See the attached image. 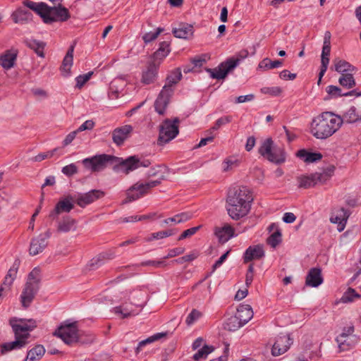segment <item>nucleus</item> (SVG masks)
I'll return each mask as SVG.
<instances>
[{"label": "nucleus", "instance_id": "obj_28", "mask_svg": "<svg viewBox=\"0 0 361 361\" xmlns=\"http://www.w3.org/2000/svg\"><path fill=\"white\" fill-rule=\"evenodd\" d=\"M335 166L334 165H329L326 169H324L322 172H316L314 173L316 183L324 184L334 175Z\"/></svg>", "mask_w": 361, "mask_h": 361}, {"label": "nucleus", "instance_id": "obj_7", "mask_svg": "<svg viewBox=\"0 0 361 361\" xmlns=\"http://www.w3.org/2000/svg\"><path fill=\"white\" fill-rule=\"evenodd\" d=\"M249 54L248 50L242 49L235 56L231 57L222 62L216 68H207V71L210 73L211 77L214 79H224L226 77L227 74L233 71L242 60L249 55Z\"/></svg>", "mask_w": 361, "mask_h": 361}, {"label": "nucleus", "instance_id": "obj_18", "mask_svg": "<svg viewBox=\"0 0 361 361\" xmlns=\"http://www.w3.org/2000/svg\"><path fill=\"white\" fill-rule=\"evenodd\" d=\"M18 56V51L11 49L6 51L0 55V65L6 70L11 69L16 63Z\"/></svg>", "mask_w": 361, "mask_h": 361}, {"label": "nucleus", "instance_id": "obj_6", "mask_svg": "<svg viewBox=\"0 0 361 361\" xmlns=\"http://www.w3.org/2000/svg\"><path fill=\"white\" fill-rule=\"evenodd\" d=\"M54 335L61 338V340L68 345H71L75 343L84 344L93 341L92 337H89L85 340L82 338L81 333L78 329L76 322H65L57 329Z\"/></svg>", "mask_w": 361, "mask_h": 361}, {"label": "nucleus", "instance_id": "obj_36", "mask_svg": "<svg viewBox=\"0 0 361 361\" xmlns=\"http://www.w3.org/2000/svg\"><path fill=\"white\" fill-rule=\"evenodd\" d=\"M164 179V176H162L159 180H152L147 182L145 183H135L133 185L134 189H137V190H140L141 194H145L148 190L152 188L156 187L157 185L161 183V180Z\"/></svg>", "mask_w": 361, "mask_h": 361}, {"label": "nucleus", "instance_id": "obj_32", "mask_svg": "<svg viewBox=\"0 0 361 361\" xmlns=\"http://www.w3.org/2000/svg\"><path fill=\"white\" fill-rule=\"evenodd\" d=\"M334 63L335 71L338 73H341V74L352 73L357 70L355 66L345 60L336 59L334 60Z\"/></svg>", "mask_w": 361, "mask_h": 361}, {"label": "nucleus", "instance_id": "obj_27", "mask_svg": "<svg viewBox=\"0 0 361 361\" xmlns=\"http://www.w3.org/2000/svg\"><path fill=\"white\" fill-rule=\"evenodd\" d=\"M174 36L180 39H189L193 35V27L188 24H181L178 27L173 29Z\"/></svg>", "mask_w": 361, "mask_h": 361}, {"label": "nucleus", "instance_id": "obj_54", "mask_svg": "<svg viewBox=\"0 0 361 361\" xmlns=\"http://www.w3.org/2000/svg\"><path fill=\"white\" fill-rule=\"evenodd\" d=\"M231 116H223L218 118L214 126L209 130V133H212L214 130H218L221 126L226 125L231 121Z\"/></svg>", "mask_w": 361, "mask_h": 361}, {"label": "nucleus", "instance_id": "obj_55", "mask_svg": "<svg viewBox=\"0 0 361 361\" xmlns=\"http://www.w3.org/2000/svg\"><path fill=\"white\" fill-rule=\"evenodd\" d=\"M261 92L263 94H270L271 96H279L282 92V89L280 87H264L261 89Z\"/></svg>", "mask_w": 361, "mask_h": 361}, {"label": "nucleus", "instance_id": "obj_9", "mask_svg": "<svg viewBox=\"0 0 361 361\" xmlns=\"http://www.w3.org/2000/svg\"><path fill=\"white\" fill-rule=\"evenodd\" d=\"M259 153L267 158L269 161L281 164L286 160L284 150L278 147L273 146V141L271 138L265 140L259 149Z\"/></svg>", "mask_w": 361, "mask_h": 361}, {"label": "nucleus", "instance_id": "obj_53", "mask_svg": "<svg viewBox=\"0 0 361 361\" xmlns=\"http://www.w3.org/2000/svg\"><path fill=\"white\" fill-rule=\"evenodd\" d=\"M202 317V313L197 310L196 309H193L191 312L188 314L186 318L185 323L188 326H190L194 324L197 319H199Z\"/></svg>", "mask_w": 361, "mask_h": 361}, {"label": "nucleus", "instance_id": "obj_3", "mask_svg": "<svg viewBox=\"0 0 361 361\" xmlns=\"http://www.w3.org/2000/svg\"><path fill=\"white\" fill-rule=\"evenodd\" d=\"M10 324L15 334L16 340L12 342L1 344V354H5L14 349L23 348L27 343V339L30 337V331H32L37 326L35 320L32 319L26 320L25 319H17L13 318L10 319Z\"/></svg>", "mask_w": 361, "mask_h": 361}, {"label": "nucleus", "instance_id": "obj_47", "mask_svg": "<svg viewBox=\"0 0 361 361\" xmlns=\"http://www.w3.org/2000/svg\"><path fill=\"white\" fill-rule=\"evenodd\" d=\"M41 276L40 269L37 267L34 268L32 271L28 274L26 282H30L31 283L36 284L40 286Z\"/></svg>", "mask_w": 361, "mask_h": 361}, {"label": "nucleus", "instance_id": "obj_30", "mask_svg": "<svg viewBox=\"0 0 361 361\" xmlns=\"http://www.w3.org/2000/svg\"><path fill=\"white\" fill-rule=\"evenodd\" d=\"M157 66L154 63H151L147 70L143 71L142 76V82L145 85L152 83L157 75Z\"/></svg>", "mask_w": 361, "mask_h": 361}, {"label": "nucleus", "instance_id": "obj_17", "mask_svg": "<svg viewBox=\"0 0 361 361\" xmlns=\"http://www.w3.org/2000/svg\"><path fill=\"white\" fill-rule=\"evenodd\" d=\"M73 199V197L68 196L60 200L56 204L54 209L51 212L49 216L54 219L56 216L62 212L68 213L74 207V204L72 202Z\"/></svg>", "mask_w": 361, "mask_h": 361}, {"label": "nucleus", "instance_id": "obj_52", "mask_svg": "<svg viewBox=\"0 0 361 361\" xmlns=\"http://www.w3.org/2000/svg\"><path fill=\"white\" fill-rule=\"evenodd\" d=\"M331 54V47H323L321 54V66L328 67L329 63V56Z\"/></svg>", "mask_w": 361, "mask_h": 361}, {"label": "nucleus", "instance_id": "obj_13", "mask_svg": "<svg viewBox=\"0 0 361 361\" xmlns=\"http://www.w3.org/2000/svg\"><path fill=\"white\" fill-rule=\"evenodd\" d=\"M104 196V192L100 190H92L85 193H80L75 196V203L80 207H85L87 205L94 202L97 200Z\"/></svg>", "mask_w": 361, "mask_h": 361}, {"label": "nucleus", "instance_id": "obj_44", "mask_svg": "<svg viewBox=\"0 0 361 361\" xmlns=\"http://www.w3.org/2000/svg\"><path fill=\"white\" fill-rule=\"evenodd\" d=\"M360 298V295L356 293L355 289L352 288H348V290L342 295L341 300L343 303L352 302L355 299Z\"/></svg>", "mask_w": 361, "mask_h": 361}, {"label": "nucleus", "instance_id": "obj_43", "mask_svg": "<svg viewBox=\"0 0 361 361\" xmlns=\"http://www.w3.org/2000/svg\"><path fill=\"white\" fill-rule=\"evenodd\" d=\"M192 218V215L188 212H183L180 214H178L173 217L168 218L164 221V223L166 224L170 223H176L180 224L182 222L187 221L188 220Z\"/></svg>", "mask_w": 361, "mask_h": 361}, {"label": "nucleus", "instance_id": "obj_10", "mask_svg": "<svg viewBox=\"0 0 361 361\" xmlns=\"http://www.w3.org/2000/svg\"><path fill=\"white\" fill-rule=\"evenodd\" d=\"M50 232L47 231L32 238L30 244L29 254L31 256H35L42 253L48 245V239L50 238Z\"/></svg>", "mask_w": 361, "mask_h": 361}, {"label": "nucleus", "instance_id": "obj_58", "mask_svg": "<svg viewBox=\"0 0 361 361\" xmlns=\"http://www.w3.org/2000/svg\"><path fill=\"white\" fill-rule=\"evenodd\" d=\"M92 74V72H88L86 74L80 75L78 76L75 79L77 82L76 86L78 88H81L85 85V83L90 80Z\"/></svg>", "mask_w": 361, "mask_h": 361}, {"label": "nucleus", "instance_id": "obj_20", "mask_svg": "<svg viewBox=\"0 0 361 361\" xmlns=\"http://www.w3.org/2000/svg\"><path fill=\"white\" fill-rule=\"evenodd\" d=\"M323 283L322 271L319 268H312L307 273L305 284L310 287H318Z\"/></svg>", "mask_w": 361, "mask_h": 361}, {"label": "nucleus", "instance_id": "obj_11", "mask_svg": "<svg viewBox=\"0 0 361 361\" xmlns=\"http://www.w3.org/2000/svg\"><path fill=\"white\" fill-rule=\"evenodd\" d=\"M173 93V89L169 86H164L154 102L155 111L159 115H164L169 104L170 98Z\"/></svg>", "mask_w": 361, "mask_h": 361}, {"label": "nucleus", "instance_id": "obj_42", "mask_svg": "<svg viewBox=\"0 0 361 361\" xmlns=\"http://www.w3.org/2000/svg\"><path fill=\"white\" fill-rule=\"evenodd\" d=\"M166 335V333H157L152 336H149V338L140 341L138 343L137 347L135 349L136 354H138L140 350H142V348L147 344L152 343L163 337H164Z\"/></svg>", "mask_w": 361, "mask_h": 361}, {"label": "nucleus", "instance_id": "obj_62", "mask_svg": "<svg viewBox=\"0 0 361 361\" xmlns=\"http://www.w3.org/2000/svg\"><path fill=\"white\" fill-rule=\"evenodd\" d=\"M209 59L207 54H204L192 59L191 61L195 67H201Z\"/></svg>", "mask_w": 361, "mask_h": 361}, {"label": "nucleus", "instance_id": "obj_24", "mask_svg": "<svg viewBox=\"0 0 361 361\" xmlns=\"http://www.w3.org/2000/svg\"><path fill=\"white\" fill-rule=\"evenodd\" d=\"M235 314L238 316L240 321H241L245 325L252 318L254 314L250 305L243 304L239 305Z\"/></svg>", "mask_w": 361, "mask_h": 361}, {"label": "nucleus", "instance_id": "obj_64", "mask_svg": "<svg viewBox=\"0 0 361 361\" xmlns=\"http://www.w3.org/2000/svg\"><path fill=\"white\" fill-rule=\"evenodd\" d=\"M185 251L183 247H176L169 251L168 255L164 257V259L171 258L183 254Z\"/></svg>", "mask_w": 361, "mask_h": 361}, {"label": "nucleus", "instance_id": "obj_48", "mask_svg": "<svg viewBox=\"0 0 361 361\" xmlns=\"http://www.w3.org/2000/svg\"><path fill=\"white\" fill-rule=\"evenodd\" d=\"M104 263L105 262L104 260V257L101 256V255L99 254V255L92 258L88 262L87 267L89 270H95L102 267L103 264H104Z\"/></svg>", "mask_w": 361, "mask_h": 361}, {"label": "nucleus", "instance_id": "obj_35", "mask_svg": "<svg viewBox=\"0 0 361 361\" xmlns=\"http://www.w3.org/2000/svg\"><path fill=\"white\" fill-rule=\"evenodd\" d=\"M283 65V60L271 61L269 58H265L261 61L258 65V68L260 70H269L276 68H279Z\"/></svg>", "mask_w": 361, "mask_h": 361}, {"label": "nucleus", "instance_id": "obj_4", "mask_svg": "<svg viewBox=\"0 0 361 361\" xmlns=\"http://www.w3.org/2000/svg\"><path fill=\"white\" fill-rule=\"evenodd\" d=\"M23 4L38 14L45 23H51L57 20L66 21L70 18L68 10L61 4L51 7L46 3L30 0L24 1Z\"/></svg>", "mask_w": 361, "mask_h": 361}, {"label": "nucleus", "instance_id": "obj_15", "mask_svg": "<svg viewBox=\"0 0 361 361\" xmlns=\"http://www.w3.org/2000/svg\"><path fill=\"white\" fill-rule=\"evenodd\" d=\"M293 341L288 334L278 336L272 346L271 354L274 356H279L285 353L292 345Z\"/></svg>", "mask_w": 361, "mask_h": 361}, {"label": "nucleus", "instance_id": "obj_51", "mask_svg": "<svg viewBox=\"0 0 361 361\" xmlns=\"http://www.w3.org/2000/svg\"><path fill=\"white\" fill-rule=\"evenodd\" d=\"M164 31V28L158 27L155 31H151L144 35L143 40L145 43H149L154 39H157V37Z\"/></svg>", "mask_w": 361, "mask_h": 361}, {"label": "nucleus", "instance_id": "obj_12", "mask_svg": "<svg viewBox=\"0 0 361 361\" xmlns=\"http://www.w3.org/2000/svg\"><path fill=\"white\" fill-rule=\"evenodd\" d=\"M39 286L30 282L25 283L20 297L21 305L24 308H27L32 302L39 290Z\"/></svg>", "mask_w": 361, "mask_h": 361}, {"label": "nucleus", "instance_id": "obj_23", "mask_svg": "<svg viewBox=\"0 0 361 361\" xmlns=\"http://www.w3.org/2000/svg\"><path fill=\"white\" fill-rule=\"evenodd\" d=\"M20 266V261L18 259L15 260L12 267L8 271L4 280L1 286L4 287V288L10 289L12 286L15 279L16 278L17 272Z\"/></svg>", "mask_w": 361, "mask_h": 361}, {"label": "nucleus", "instance_id": "obj_46", "mask_svg": "<svg viewBox=\"0 0 361 361\" xmlns=\"http://www.w3.org/2000/svg\"><path fill=\"white\" fill-rule=\"evenodd\" d=\"M214 350V348L213 346L204 345L193 355V359L197 361L200 359L206 358L207 356Z\"/></svg>", "mask_w": 361, "mask_h": 361}, {"label": "nucleus", "instance_id": "obj_33", "mask_svg": "<svg viewBox=\"0 0 361 361\" xmlns=\"http://www.w3.org/2000/svg\"><path fill=\"white\" fill-rule=\"evenodd\" d=\"M45 353V349L43 345H37L27 352L24 361H37L39 360Z\"/></svg>", "mask_w": 361, "mask_h": 361}, {"label": "nucleus", "instance_id": "obj_29", "mask_svg": "<svg viewBox=\"0 0 361 361\" xmlns=\"http://www.w3.org/2000/svg\"><path fill=\"white\" fill-rule=\"evenodd\" d=\"M338 343L339 351L343 352L350 350L355 344V336L343 337V336H338L336 338Z\"/></svg>", "mask_w": 361, "mask_h": 361}, {"label": "nucleus", "instance_id": "obj_34", "mask_svg": "<svg viewBox=\"0 0 361 361\" xmlns=\"http://www.w3.org/2000/svg\"><path fill=\"white\" fill-rule=\"evenodd\" d=\"M298 157L304 160L307 163H312L320 160L322 155L317 152H309L305 149H300L297 152Z\"/></svg>", "mask_w": 361, "mask_h": 361}, {"label": "nucleus", "instance_id": "obj_39", "mask_svg": "<svg viewBox=\"0 0 361 361\" xmlns=\"http://www.w3.org/2000/svg\"><path fill=\"white\" fill-rule=\"evenodd\" d=\"M298 180L299 183L298 186L300 188H308L317 185L314 173H312L310 176L298 177Z\"/></svg>", "mask_w": 361, "mask_h": 361}, {"label": "nucleus", "instance_id": "obj_50", "mask_svg": "<svg viewBox=\"0 0 361 361\" xmlns=\"http://www.w3.org/2000/svg\"><path fill=\"white\" fill-rule=\"evenodd\" d=\"M281 242V233L277 230L273 233L268 238L267 243L272 247H276Z\"/></svg>", "mask_w": 361, "mask_h": 361}, {"label": "nucleus", "instance_id": "obj_60", "mask_svg": "<svg viewBox=\"0 0 361 361\" xmlns=\"http://www.w3.org/2000/svg\"><path fill=\"white\" fill-rule=\"evenodd\" d=\"M114 312L117 314H120L121 316V318H126L135 314L132 311H130L127 307H123L121 306L116 307L114 308Z\"/></svg>", "mask_w": 361, "mask_h": 361}, {"label": "nucleus", "instance_id": "obj_1", "mask_svg": "<svg viewBox=\"0 0 361 361\" xmlns=\"http://www.w3.org/2000/svg\"><path fill=\"white\" fill-rule=\"evenodd\" d=\"M253 200L252 191L246 186H238L229 190L226 200L228 215L234 220L245 216L250 211Z\"/></svg>", "mask_w": 361, "mask_h": 361}, {"label": "nucleus", "instance_id": "obj_25", "mask_svg": "<svg viewBox=\"0 0 361 361\" xmlns=\"http://www.w3.org/2000/svg\"><path fill=\"white\" fill-rule=\"evenodd\" d=\"M215 235L219 242L226 243L233 236L234 229L229 224H225L223 227L216 229Z\"/></svg>", "mask_w": 361, "mask_h": 361}, {"label": "nucleus", "instance_id": "obj_8", "mask_svg": "<svg viewBox=\"0 0 361 361\" xmlns=\"http://www.w3.org/2000/svg\"><path fill=\"white\" fill-rule=\"evenodd\" d=\"M180 121L175 118L173 121L165 119L159 126V133L157 140L159 145H163L174 139L179 133L178 123Z\"/></svg>", "mask_w": 361, "mask_h": 361}, {"label": "nucleus", "instance_id": "obj_22", "mask_svg": "<svg viewBox=\"0 0 361 361\" xmlns=\"http://www.w3.org/2000/svg\"><path fill=\"white\" fill-rule=\"evenodd\" d=\"M73 48L74 47H71L68 49L60 67L61 75L63 77H68L71 75V68L73 62Z\"/></svg>", "mask_w": 361, "mask_h": 361}, {"label": "nucleus", "instance_id": "obj_14", "mask_svg": "<svg viewBox=\"0 0 361 361\" xmlns=\"http://www.w3.org/2000/svg\"><path fill=\"white\" fill-rule=\"evenodd\" d=\"M151 162L148 159H139L135 156H132L126 159H123L121 164V171L128 173L140 167H148Z\"/></svg>", "mask_w": 361, "mask_h": 361}, {"label": "nucleus", "instance_id": "obj_49", "mask_svg": "<svg viewBox=\"0 0 361 361\" xmlns=\"http://www.w3.org/2000/svg\"><path fill=\"white\" fill-rule=\"evenodd\" d=\"M144 194H141L140 190H137V189H134L133 185L128 190L127 192V197L126 200L123 201V204H127L135 200L140 198Z\"/></svg>", "mask_w": 361, "mask_h": 361}, {"label": "nucleus", "instance_id": "obj_16", "mask_svg": "<svg viewBox=\"0 0 361 361\" xmlns=\"http://www.w3.org/2000/svg\"><path fill=\"white\" fill-rule=\"evenodd\" d=\"M133 128L130 125H125L121 127L115 128L112 131L113 142L117 145H122L124 142L130 137Z\"/></svg>", "mask_w": 361, "mask_h": 361}, {"label": "nucleus", "instance_id": "obj_61", "mask_svg": "<svg viewBox=\"0 0 361 361\" xmlns=\"http://www.w3.org/2000/svg\"><path fill=\"white\" fill-rule=\"evenodd\" d=\"M326 92L334 97H338L343 96V94L341 93V89L337 86L334 85H329L326 87Z\"/></svg>", "mask_w": 361, "mask_h": 361}, {"label": "nucleus", "instance_id": "obj_31", "mask_svg": "<svg viewBox=\"0 0 361 361\" xmlns=\"http://www.w3.org/2000/svg\"><path fill=\"white\" fill-rule=\"evenodd\" d=\"M341 119H343V123L344 122L353 123L361 121V114L355 106H350L343 116H341Z\"/></svg>", "mask_w": 361, "mask_h": 361}, {"label": "nucleus", "instance_id": "obj_21", "mask_svg": "<svg viewBox=\"0 0 361 361\" xmlns=\"http://www.w3.org/2000/svg\"><path fill=\"white\" fill-rule=\"evenodd\" d=\"M76 228V220L69 216H66L59 221L56 231L59 233H68L71 231H74Z\"/></svg>", "mask_w": 361, "mask_h": 361}, {"label": "nucleus", "instance_id": "obj_57", "mask_svg": "<svg viewBox=\"0 0 361 361\" xmlns=\"http://www.w3.org/2000/svg\"><path fill=\"white\" fill-rule=\"evenodd\" d=\"M58 149L59 148H54L51 151H48L44 153H40L35 156L33 159L35 161H41L45 159L51 158L54 155V154L58 151Z\"/></svg>", "mask_w": 361, "mask_h": 361}, {"label": "nucleus", "instance_id": "obj_40", "mask_svg": "<svg viewBox=\"0 0 361 361\" xmlns=\"http://www.w3.org/2000/svg\"><path fill=\"white\" fill-rule=\"evenodd\" d=\"M181 71L179 68H177L167 76L166 83L164 86H169L170 88H172V85L178 83L181 80Z\"/></svg>", "mask_w": 361, "mask_h": 361}, {"label": "nucleus", "instance_id": "obj_37", "mask_svg": "<svg viewBox=\"0 0 361 361\" xmlns=\"http://www.w3.org/2000/svg\"><path fill=\"white\" fill-rule=\"evenodd\" d=\"M244 324L242 323L241 321L238 319V316L235 314V316L230 317L226 322L224 324V329L230 331H234L241 326H243Z\"/></svg>", "mask_w": 361, "mask_h": 361}, {"label": "nucleus", "instance_id": "obj_59", "mask_svg": "<svg viewBox=\"0 0 361 361\" xmlns=\"http://www.w3.org/2000/svg\"><path fill=\"white\" fill-rule=\"evenodd\" d=\"M202 226H197L195 227L190 228L184 231L182 234L178 237V240H182L185 238H189L195 234L201 228Z\"/></svg>", "mask_w": 361, "mask_h": 361}, {"label": "nucleus", "instance_id": "obj_5", "mask_svg": "<svg viewBox=\"0 0 361 361\" xmlns=\"http://www.w3.org/2000/svg\"><path fill=\"white\" fill-rule=\"evenodd\" d=\"M122 159L113 155L102 154L82 160L84 166L90 169L92 172H98L104 170L108 164H113L114 170L121 171Z\"/></svg>", "mask_w": 361, "mask_h": 361}, {"label": "nucleus", "instance_id": "obj_56", "mask_svg": "<svg viewBox=\"0 0 361 361\" xmlns=\"http://www.w3.org/2000/svg\"><path fill=\"white\" fill-rule=\"evenodd\" d=\"M61 172L70 177L78 173V167L75 164H71L62 168Z\"/></svg>", "mask_w": 361, "mask_h": 361}, {"label": "nucleus", "instance_id": "obj_2", "mask_svg": "<svg viewBox=\"0 0 361 361\" xmlns=\"http://www.w3.org/2000/svg\"><path fill=\"white\" fill-rule=\"evenodd\" d=\"M342 124L341 116L330 111L323 112L313 118L310 133L317 139L326 140L336 133Z\"/></svg>", "mask_w": 361, "mask_h": 361}, {"label": "nucleus", "instance_id": "obj_45", "mask_svg": "<svg viewBox=\"0 0 361 361\" xmlns=\"http://www.w3.org/2000/svg\"><path fill=\"white\" fill-rule=\"evenodd\" d=\"M169 47H159V48L153 54V63L156 64L157 61H161L165 58L170 52Z\"/></svg>", "mask_w": 361, "mask_h": 361}, {"label": "nucleus", "instance_id": "obj_38", "mask_svg": "<svg viewBox=\"0 0 361 361\" xmlns=\"http://www.w3.org/2000/svg\"><path fill=\"white\" fill-rule=\"evenodd\" d=\"M339 84L348 89L353 88L355 86V80L353 73H343L338 79Z\"/></svg>", "mask_w": 361, "mask_h": 361}, {"label": "nucleus", "instance_id": "obj_63", "mask_svg": "<svg viewBox=\"0 0 361 361\" xmlns=\"http://www.w3.org/2000/svg\"><path fill=\"white\" fill-rule=\"evenodd\" d=\"M166 265V262L164 260H148L145 262H142L140 264V266H153L155 267H165Z\"/></svg>", "mask_w": 361, "mask_h": 361}, {"label": "nucleus", "instance_id": "obj_19", "mask_svg": "<svg viewBox=\"0 0 361 361\" xmlns=\"http://www.w3.org/2000/svg\"><path fill=\"white\" fill-rule=\"evenodd\" d=\"M264 256V251L262 245L250 246L244 253V262L259 259Z\"/></svg>", "mask_w": 361, "mask_h": 361}, {"label": "nucleus", "instance_id": "obj_26", "mask_svg": "<svg viewBox=\"0 0 361 361\" xmlns=\"http://www.w3.org/2000/svg\"><path fill=\"white\" fill-rule=\"evenodd\" d=\"M349 216L348 212L342 207L338 209L336 214H332L330 221L333 224L342 225V228L338 229L341 231L343 229Z\"/></svg>", "mask_w": 361, "mask_h": 361}, {"label": "nucleus", "instance_id": "obj_41", "mask_svg": "<svg viewBox=\"0 0 361 361\" xmlns=\"http://www.w3.org/2000/svg\"><path fill=\"white\" fill-rule=\"evenodd\" d=\"M31 13L25 9L20 8L13 13V17L16 23L26 21L30 18Z\"/></svg>", "mask_w": 361, "mask_h": 361}]
</instances>
